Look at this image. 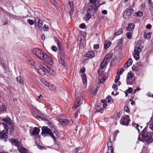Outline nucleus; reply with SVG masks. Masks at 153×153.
<instances>
[{"instance_id": "30", "label": "nucleus", "mask_w": 153, "mask_h": 153, "mask_svg": "<svg viewBox=\"0 0 153 153\" xmlns=\"http://www.w3.org/2000/svg\"><path fill=\"white\" fill-rule=\"evenodd\" d=\"M26 60L28 61L32 65L34 66L35 65V63L34 60L30 58H27Z\"/></svg>"}, {"instance_id": "5", "label": "nucleus", "mask_w": 153, "mask_h": 153, "mask_svg": "<svg viewBox=\"0 0 153 153\" xmlns=\"http://www.w3.org/2000/svg\"><path fill=\"white\" fill-rule=\"evenodd\" d=\"M133 11L132 9H127L124 12L123 18L126 20H128L131 18V16Z\"/></svg>"}, {"instance_id": "50", "label": "nucleus", "mask_w": 153, "mask_h": 153, "mask_svg": "<svg viewBox=\"0 0 153 153\" xmlns=\"http://www.w3.org/2000/svg\"><path fill=\"white\" fill-rule=\"evenodd\" d=\"M80 113V111H79V109L77 110L76 112L75 113V118H77L78 117V115Z\"/></svg>"}, {"instance_id": "41", "label": "nucleus", "mask_w": 153, "mask_h": 153, "mask_svg": "<svg viewBox=\"0 0 153 153\" xmlns=\"http://www.w3.org/2000/svg\"><path fill=\"white\" fill-rule=\"evenodd\" d=\"M81 147H79L75 149L74 152L75 153H79V151L81 149Z\"/></svg>"}, {"instance_id": "13", "label": "nucleus", "mask_w": 153, "mask_h": 153, "mask_svg": "<svg viewBox=\"0 0 153 153\" xmlns=\"http://www.w3.org/2000/svg\"><path fill=\"white\" fill-rule=\"evenodd\" d=\"M59 123L61 125L65 126L72 124L73 121L71 120L61 119L59 121Z\"/></svg>"}, {"instance_id": "8", "label": "nucleus", "mask_w": 153, "mask_h": 153, "mask_svg": "<svg viewBox=\"0 0 153 153\" xmlns=\"http://www.w3.org/2000/svg\"><path fill=\"white\" fill-rule=\"evenodd\" d=\"M134 74L131 72L128 73L127 75L126 78V83L128 85H132L133 82L132 79Z\"/></svg>"}, {"instance_id": "55", "label": "nucleus", "mask_w": 153, "mask_h": 153, "mask_svg": "<svg viewBox=\"0 0 153 153\" xmlns=\"http://www.w3.org/2000/svg\"><path fill=\"white\" fill-rule=\"evenodd\" d=\"M133 91V89L132 88H129L127 90H126L129 93H131Z\"/></svg>"}, {"instance_id": "25", "label": "nucleus", "mask_w": 153, "mask_h": 153, "mask_svg": "<svg viewBox=\"0 0 153 153\" xmlns=\"http://www.w3.org/2000/svg\"><path fill=\"white\" fill-rule=\"evenodd\" d=\"M40 81L46 87H48V86H49L50 83L45 80L44 79H40Z\"/></svg>"}, {"instance_id": "3", "label": "nucleus", "mask_w": 153, "mask_h": 153, "mask_svg": "<svg viewBox=\"0 0 153 153\" xmlns=\"http://www.w3.org/2000/svg\"><path fill=\"white\" fill-rule=\"evenodd\" d=\"M42 131L41 134L42 136L45 137L48 135H49L53 138L54 141L56 140L54 136L53 135L52 131L50 128L48 127L43 126L42 128Z\"/></svg>"}, {"instance_id": "40", "label": "nucleus", "mask_w": 153, "mask_h": 153, "mask_svg": "<svg viewBox=\"0 0 153 153\" xmlns=\"http://www.w3.org/2000/svg\"><path fill=\"white\" fill-rule=\"evenodd\" d=\"M127 37L129 39H131L132 37V33L130 32L127 33L126 34Z\"/></svg>"}, {"instance_id": "43", "label": "nucleus", "mask_w": 153, "mask_h": 153, "mask_svg": "<svg viewBox=\"0 0 153 153\" xmlns=\"http://www.w3.org/2000/svg\"><path fill=\"white\" fill-rule=\"evenodd\" d=\"M114 117L116 119H117L120 118L119 114L118 113H115L114 115Z\"/></svg>"}, {"instance_id": "24", "label": "nucleus", "mask_w": 153, "mask_h": 153, "mask_svg": "<svg viewBox=\"0 0 153 153\" xmlns=\"http://www.w3.org/2000/svg\"><path fill=\"white\" fill-rule=\"evenodd\" d=\"M123 33V30L122 29H120L114 33V37H115L117 36H119Z\"/></svg>"}, {"instance_id": "44", "label": "nucleus", "mask_w": 153, "mask_h": 153, "mask_svg": "<svg viewBox=\"0 0 153 153\" xmlns=\"http://www.w3.org/2000/svg\"><path fill=\"white\" fill-rule=\"evenodd\" d=\"M106 79L105 77H102L101 79L99 80V82L100 83H103Z\"/></svg>"}, {"instance_id": "36", "label": "nucleus", "mask_w": 153, "mask_h": 153, "mask_svg": "<svg viewBox=\"0 0 153 153\" xmlns=\"http://www.w3.org/2000/svg\"><path fill=\"white\" fill-rule=\"evenodd\" d=\"M55 41L56 42V43L57 44L58 47L60 50L62 49V48L60 47V44L59 42V41L56 38H55Z\"/></svg>"}, {"instance_id": "54", "label": "nucleus", "mask_w": 153, "mask_h": 153, "mask_svg": "<svg viewBox=\"0 0 153 153\" xmlns=\"http://www.w3.org/2000/svg\"><path fill=\"white\" fill-rule=\"evenodd\" d=\"M124 111L127 112L128 113L130 111V110L128 108L127 106H125L124 108Z\"/></svg>"}, {"instance_id": "56", "label": "nucleus", "mask_w": 153, "mask_h": 153, "mask_svg": "<svg viewBox=\"0 0 153 153\" xmlns=\"http://www.w3.org/2000/svg\"><path fill=\"white\" fill-rule=\"evenodd\" d=\"M132 70L134 71H136L137 70V67L135 65H133L132 67Z\"/></svg>"}, {"instance_id": "6", "label": "nucleus", "mask_w": 153, "mask_h": 153, "mask_svg": "<svg viewBox=\"0 0 153 153\" xmlns=\"http://www.w3.org/2000/svg\"><path fill=\"white\" fill-rule=\"evenodd\" d=\"M134 57L136 60H138L140 58L139 53L141 52L142 50L139 47H134Z\"/></svg>"}, {"instance_id": "23", "label": "nucleus", "mask_w": 153, "mask_h": 153, "mask_svg": "<svg viewBox=\"0 0 153 153\" xmlns=\"http://www.w3.org/2000/svg\"><path fill=\"white\" fill-rule=\"evenodd\" d=\"M135 26L132 23H131L129 24L128 25V27L126 28V30L128 31H130L134 29V27Z\"/></svg>"}, {"instance_id": "46", "label": "nucleus", "mask_w": 153, "mask_h": 153, "mask_svg": "<svg viewBox=\"0 0 153 153\" xmlns=\"http://www.w3.org/2000/svg\"><path fill=\"white\" fill-rule=\"evenodd\" d=\"M6 119V118H2L0 117V123L2 124H4V121H6V120H5Z\"/></svg>"}, {"instance_id": "33", "label": "nucleus", "mask_w": 153, "mask_h": 153, "mask_svg": "<svg viewBox=\"0 0 153 153\" xmlns=\"http://www.w3.org/2000/svg\"><path fill=\"white\" fill-rule=\"evenodd\" d=\"M143 15V13L140 11H138V12H135L134 14L135 16H141Z\"/></svg>"}, {"instance_id": "11", "label": "nucleus", "mask_w": 153, "mask_h": 153, "mask_svg": "<svg viewBox=\"0 0 153 153\" xmlns=\"http://www.w3.org/2000/svg\"><path fill=\"white\" fill-rule=\"evenodd\" d=\"M83 101V98L82 96H80L78 97L75 103V108H76L82 104Z\"/></svg>"}, {"instance_id": "35", "label": "nucleus", "mask_w": 153, "mask_h": 153, "mask_svg": "<svg viewBox=\"0 0 153 153\" xmlns=\"http://www.w3.org/2000/svg\"><path fill=\"white\" fill-rule=\"evenodd\" d=\"M48 87L49 89L52 91H54L56 89L54 85L50 84Z\"/></svg>"}, {"instance_id": "64", "label": "nucleus", "mask_w": 153, "mask_h": 153, "mask_svg": "<svg viewBox=\"0 0 153 153\" xmlns=\"http://www.w3.org/2000/svg\"><path fill=\"white\" fill-rule=\"evenodd\" d=\"M149 128L151 129L153 131V124L151 123L149 126Z\"/></svg>"}, {"instance_id": "4", "label": "nucleus", "mask_w": 153, "mask_h": 153, "mask_svg": "<svg viewBox=\"0 0 153 153\" xmlns=\"http://www.w3.org/2000/svg\"><path fill=\"white\" fill-rule=\"evenodd\" d=\"M97 0H90V1L92 3V5L91 6H89L87 12L89 13L91 15H94L95 14L97 11V8L96 6L94 3H96Z\"/></svg>"}, {"instance_id": "53", "label": "nucleus", "mask_w": 153, "mask_h": 153, "mask_svg": "<svg viewBox=\"0 0 153 153\" xmlns=\"http://www.w3.org/2000/svg\"><path fill=\"white\" fill-rule=\"evenodd\" d=\"M112 88H114L115 90H117L118 89L117 86L115 84H114L112 86Z\"/></svg>"}, {"instance_id": "57", "label": "nucleus", "mask_w": 153, "mask_h": 153, "mask_svg": "<svg viewBox=\"0 0 153 153\" xmlns=\"http://www.w3.org/2000/svg\"><path fill=\"white\" fill-rule=\"evenodd\" d=\"M86 26L84 23H82L80 25V27L81 28H85Z\"/></svg>"}, {"instance_id": "19", "label": "nucleus", "mask_w": 153, "mask_h": 153, "mask_svg": "<svg viewBox=\"0 0 153 153\" xmlns=\"http://www.w3.org/2000/svg\"><path fill=\"white\" fill-rule=\"evenodd\" d=\"M85 56L87 57L90 58L94 57L95 56V54L94 51H88L86 54Z\"/></svg>"}, {"instance_id": "34", "label": "nucleus", "mask_w": 153, "mask_h": 153, "mask_svg": "<svg viewBox=\"0 0 153 153\" xmlns=\"http://www.w3.org/2000/svg\"><path fill=\"white\" fill-rule=\"evenodd\" d=\"M22 78L19 76L17 77V80L18 82H19L20 83L22 84L23 83V81L22 79Z\"/></svg>"}, {"instance_id": "27", "label": "nucleus", "mask_w": 153, "mask_h": 153, "mask_svg": "<svg viewBox=\"0 0 153 153\" xmlns=\"http://www.w3.org/2000/svg\"><path fill=\"white\" fill-rule=\"evenodd\" d=\"M44 68L45 70L50 74H52L53 73V71L52 70L47 66H45V67H44Z\"/></svg>"}, {"instance_id": "32", "label": "nucleus", "mask_w": 153, "mask_h": 153, "mask_svg": "<svg viewBox=\"0 0 153 153\" xmlns=\"http://www.w3.org/2000/svg\"><path fill=\"white\" fill-rule=\"evenodd\" d=\"M35 26L38 27V29L39 30H41L42 28V24L41 22H38L36 24H35Z\"/></svg>"}, {"instance_id": "63", "label": "nucleus", "mask_w": 153, "mask_h": 153, "mask_svg": "<svg viewBox=\"0 0 153 153\" xmlns=\"http://www.w3.org/2000/svg\"><path fill=\"white\" fill-rule=\"evenodd\" d=\"M94 49H98L99 48V45L98 44L94 45Z\"/></svg>"}, {"instance_id": "14", "label": "nucleus", "mask_w": 153, "mask_h": 153, "mask_svg": "<svg viewBox=\"0 0 153 153\" xmlns=\"http://www.w3.org/2000/svg\"><path fill=\"white\" fill-rule=\"evenodd\" d=\"M9 140L12 145H15L17 147L20 145H21V144L20 141L16 139L11 138V139L10 138Z\"/></svg>"}, {"instance_id": "37", "label": "nucleus", "mask_w": 153, "mask_h": 153, "mask_svg": "<svg viewBox=\"0 0 153 153\" xmlns=\"http://www.w3.org/2000/svg\"><path fill=\"white\" fill-rule=\"evenodd\" d=\"M6 110V108L4 105H2L0 106V112L4 111Z\"/></svg>"}, {"instance_id": "20", "label": "nucleus", "mask_w": 153, "mask_h": 153, "mask_svg": "<svg viewBox=\"0 0 153 153\" xmlns=\"http://www.w3.org/2000/svg\"><path fill=\"white\" fill-rule=\"evenodd\" d=\"M7 137L6 132L5 131H3L0 132V138H6Z\"/></svg>"}, {"instance_id": "42", "label": "nucleus", "mask_w": 153, "mask_h": 153, "mask_svg": "<svg viewBox=\"0 0 153 153\" xmlns=\"http://www.w3.org/2000/svg\"><path fill=\"white\" fill-rule=\"evenodd\" d=\"M124 70L123 69H119L117 73L118 75H121L123 72L124 71Z\"/></svg>"}, {"instance_id": "21", "label": "nucleus", "mask_w": 153, "mask_h": 153, "mask_svg": "<svg viewBox=\"0 0 153 153\" xmlns=\"http://www.w3.org/2000/svg\"><path fill=\"white\" fill-rule=\"evenodd\" d=\"M132 62L133 61L132 59L130 58L124 65V66L126 68L128 67L129 66L131 65Z\"/></svg>"}, {"instance_id": "16", "label": "nucleus", "mask_w": 153, "mask_h": 153, "mask_svg": "<svg viewBox=\"0 0 153 153\" xmlns=\"http://www.w3.org/2000/svg\"><path fill=\"white\" fill-rule=\"evenodd\" d=\"M22 145H20L18 147L19 151L21 153H27V151L26 149L21 146Z\"/></svg>"}, {"instance_id": "17", "label": "nucleus", "mask_w": 153, "mask_h": 153, "mask_svg": "<svg viewBox=\"0 0 153 153\" xmlns=\"http://www.w3.org/2000/svg\"><path fill=\"white\" fill-rule=\"evenodd\" d=\"M40 129L37 127H35L34 128V129L31 133V134L32 135L35 136L39 134Z\"/></svg>"}, {"instance_id": "61", "label": "nucleus", "mask_w": 153, "mask_h": 153, "mask_svg": "<svg viewBox=\"0 0 153 153\" xmlns=\"http://www.w3.org/2000/svg\"><path fill=\"white\" fill-rule=\"evenodd\" d=\"M152 26L150 24H148L146 26V27L147 29H150L151 28Z\"/></svg>"}, {"instance_id": "49", "label": "nucleus", "mask_w": 153, "mask_h": 153, "mask_svg": "<svg viewBox=\"0 0 153 153\" xmlns=\"http://www.w3.org/2000/svg\"><path fill=\"white\" fill-rule=\"evenodd\" d=\"M51 49L54 51H56L57 50V48L55 46H53L51 47Z\"/></svg>"}, {"instance_id": "7", "label": "nucleus", "mask_w": 153, "mask_h": 153, "mask_svg": "<svg viewBox=\"0 0 153 153\" xmlns=\"http://www.w3.org/2000/svg\"><path fill=\"white\" fill-rule=\"evenodd\" d=\"M43 59L46 62L49 64L51 65L53 64V62L51 58L48 56L46 54L43 53L41 59Z\"/></svg>"}, {"instance_id": "62", "label": "nucleus", "mask_w": 153, "mask_h": 153, "mask_svg": "<svg viewBox=\"0 0 153 153\" xmlns=\"http://www.w3.org/2000/svg\"><path fill=\"white\" fill-rule=\"evenodd\" d=\"M120 76L119 75H117L115 77V81H118L120 79Z\"/></svg>"}, {"instance_id": "38", "label": "nucleus", "mask_w": 153, "mask_h": 153, "mask_svg": "<svg viewBox=\"0 0 153 153\" xmlns=\"http://www.w3.org/2000/svg\"><path fill=\"white\" fill-rule=\"evenodd\" d=\"M151 33H146L145 34H144V37L147 39H149L151 37Z\"/></svg>"}, {"instance_id": "31", "label": "nucleus", "mask_w": 153, "mask_h": 153, "mask_svg": "<svg viewBox=\"0 0 153 153\" xmlns=\"http://www.w3.org/2000/svg\"><path fill=\"white\" fill-rule=\"evenodd\" d=\"M91 17V14L87 12V13L85 15L84 19L86 21H88Z\"/></svg>"}, {"instance_id": "15", "label": "nucleus", "mask_w": 153, "mask_h": 153, "mask_svg": "<svg viewBox=\"0 0 153 153\" xmlns=\"http://www.w3.org/2000/svg\"><path fill=\"white\" fill-rule=\"evenodd\" d=\"M107 62H108L105 60H103L102 61L100 65V68L99 70L100 71L103 72L104 71L106 68V66L107 64Z\"/></svg>"}, {"instance_id": "51", "label": "nucleus", "mask_w": 153, "mask_h": 153, "mask_svg": "<svg viewBox=\"0 0 153 153\" xmlns=\"http://www.w3.org/2000/svg\"><path fill=\"white\" fill-rule=\"evenodd\" d=\"M27 22L31 25H33L34 24V21L32 20L29 19L27 20Z\"/></svg>"}, {"instance_id": "1", "label": "nucleus", "mask_w": 153, "mask_h": 153, "mask_svg": "<svg viewBox=\"0 0 153 153\" xmlns=\"http://www.w3.org/2000/svg\"><path fill=\"white\" fill-rule=\"evenodd\" d=\"M142 141L147 144L150 143L153 140V133H147L145 130L142 131Z\"/></svg>"}, {"instance_id": "29", "label": "nucleus", "mask_w": 153, "mask_h": 153, "mask_svg": "<svg viewBox=\"0 0 153 153\" xmlns=\"http://www.w3.org/2000/svg\"><path fill=\"white\" fill-rule=\"evenodd\" d=\"M37 71L38 72L42 75H45V72L42 69L40 68L37 69Z\"/></svg>"}, {"instance_id": "59", "label": "nucleus", "mask_w": 153, "mask_h": 153, "mask_svg": "<svg viewBox=\"0 0 153 153\" xmlns=\"http://www.w3.org/2000/svg\"><path fill=\"white\" fill-rule=\"evenodd\" d=\"M139 127H140V128L141 129L142 128V126H140L138 124H137V125H136V128L138 131L139 132H140V130L139 128Z\"/></svg>"}, {"instance_id": "58", "label": "nucleus", "mask_w": 153, "mask_h": 153, "mask_svg": "<svg viewBox=\"0 0 153 153\" xmlns=\"http://www.w3.org/2000/svg\"><path fill=\"white\" fill-rule=\"evenodd\" d=\"M69 4L70 5L71 8H74L73 3L72 2L69 1Z\"/></svg>"}, {"instance_id": "26", "label": "nucleus", "mask_w": 153, "mask_h": 153, "mask_svg": "<svg viewBox=\"0 0 153 153\" xmlns=\"http://www.w3.org/2000/svg\"><path fill=\"white\" fill-rule=\"evenodd\" d=\"M111 42L109 41H106L104 44V48L105 49H106L108 48L111 45Z\"/></svg>"}, {"instance_id": "60", "label": "nucleus", "mask_w": 153, "mask_h": 153, "mask_svg": "<svg viewBox=\"0 0 153 153\" xmlns=\"http://www.w3.org/2000/svg\"><path fill=\"white\" fill-rule=\"evenodd\" d=\"M85 71V68L84 67H82L80 70V72L81 73H84Z\"/></svg>"}, {"instance_id": "22", "label": "nucleus", "mask_w": 153, "mask_h": 153, "mask_svg": "<svg viewBox=\"0 0 153 153\" xmlns=\"http://www.w3.org/2000/svg\"><path fill=\"white\" fill-rule=\"evenodd\" d=\"M82 79L83 81V83L86 87V84L87 83V79L86 75L85 74H83L82 76Z\"/></svg>"}, {"instance_id": "52", "label": "nucleus", "mask_w": 153, "mask_h": 153, "mask_svg": "<svg viewBox=\"0 0 153 153\" xmlns=\"http://www.w3.org/2000/svg\"><path fill=\"white\" fill-rule=\"evenodd\" d=\"M35 24H36L38 23V22H40V20L39 19V17H36L35 19Z\"/></svg>"}, {"instance_id": "18", "label": "nucleus", "mask_w": 153, "mask_h": 153, "mask_svg": "<svg viewBox=\"0 0 153 153\" xmlns=\"http://www.w3.org/2000/svg\"><path fill=\"white\" fill-rule=\"evenodd\" d=\"M95 109L98 112H101V113H102V111L103 109V105H101V104L98 105L96 107Z\"/></svg>"}, {"instance_id": "10", "label": "nucleus", "mask_w": 153, "mask_h": 153, "mask_svg": "<svg viewBox=\"0 0 153 153\" xmlns=\"http://www.w3.org/2000/svg\"><path fill=\"white\" fill-rule=\"evenodd\" d=\"M130 121L128 116H126L123 117L121 119L120 122L123 125H128Z\"/></svg>"}, {"instance_id": "47", "label": "nucleus", "mask_w": 153, "mask_h": 153, "mask_svg": "<svg viewBox=\"0 0 153 153\" xmlns=\"http://www.w3.org/2000/svg\"><path fill=\"white\" fill-rule=\"evenodd\" d=\"M118 45H121L123 43V39H120L118 41Z\"/></svg>"}, {"instance_id": "2", "label": "nucleus", "mask_w": 153, "mask_h": 153, "mask_svg": "<svg viewBox=\"0 0 153 153\" xmlns=\"http://www.w3.org/2000/svg\"><path fill=\"white\" fill-rule=\"evenodd\" d=\"M6 121H4V128L6 131H5L7 132L9 129L10 134H11L14 130V128L12 123L11 122L10 118L9 117H7L5 120Z\"/></svg>"}, {"instance_id": "28", "label": "nucleus", "mask_w": 153, "mask_h": 153, "mask_svg": "<svg viewBox=\"0 0 153 153\" xmlns=\"http://www.w3.org/2000/svg\"><path fill=\"white\" fill-rule=\"evenodd\" d=\"M111 59V54H107L105 57L104 59V60H105L107 62L110 61Z\"/></svg>"}, {"instance_id": "45", "label": "nucleus", "mask_w": 153, "mask_h": 153, "mask_svg": "<svg viewBox=\"0 0 153 153\" xmlns=\"http://www.w3.org/2000/svg\"><path fill=\"white\" fill-rule=\"evenodd\" d=\"M49 29L48 26L46 25H44L43 26V30L45 31H47Z\"/></svg>"}, {"instance_id": "12", "label": "nucleus", "mask_w": 153, "mask_h": 153, "mask_svg": "<svg viewBox=\"0 0 153 153\" xmlns=\"http://www.w3.org/2000/svg\"><path fill=\"white\" fill-rule=\"evenodd\" d=\"M110 141L108 142L107 146L108 148V152L106 153H113V145L111 141V139L109 138Z\"/></svg>"}, {"instance_id": "48", "label": "nucleus", "mask_w": 153, "mask_h": 153, "mask_svg": "<svg viewBox=\"0 0 153 153\" xmlns=\"http://www.w3.org/2000/svg\"><path fill=\"white\" fill-rule=\"evenodd\" d=\"M36 117L37 119L38 120L40 119L43 120H45L46 119L45 118L42 117L39 115H36Z\"/></svg>"}, {"instance_id": "9", "label": "nucleus", "mask_w": 153, "mask_h": 153, "mask_svg": "<svg viewBox=\"0 0 153 153\" xmlns=\"http://www.w3.org/2000/svg\"><path fill=\"white\" fill-rule=\"evenodd\" d=\"M32 52L40 59H42V56L44 53L40 50L38 48H35L33 50Z\"/></svg>"}, {"instance_id": "39", "label": "nucleus", "mask_w": 153, "mask_h": 153, "mask_svg": "<svg viewBox=\"0 0 153 153\" xmlns=\"http://www.w3.org/2000/svg\"><path fill=\"white\" fill-rule=\"evenodd\" d=\"M105 100L107 102H109L112 101V98L111 96H108L106 97Z\"/></svg>"}]
</instances>
